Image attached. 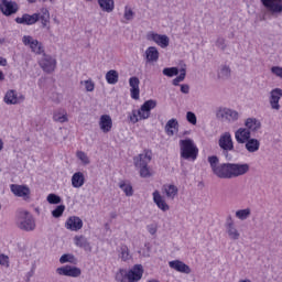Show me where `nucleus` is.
Returning a JSON list of instances; mask_svg holds the SVG:
<instances>
[{
  "label": "nucleus",
  "instance_id": "obj_1",
  "mask_svg": "<svg viewBox=\"0 0 282 282\" xmlns=\"http://www.w3.org/2000/svg\"><path fill=\"white\" fill-rule=\"evenodd\" d=\"M208 162L214 175L220 180H232L250 173V164L248 163L219 164V158H217V155L208 156Z\"/></svg>",
  "mask_w": 282,
  "mask_h": 282
},
{
  "label": "nucleus",
  "instance_id": "obj_2",
  "mask_svg": "<svg viewBox=\"0 0 282 282\" xmlns=\"http://www.w3.org/2000/svg\"><path fill=\"white\" fill-rule=\"evenodd\" d=\"M153 160V151L144 149L143 153L133 156V164L139 169L140 177H151V169L149 164Z\"/></svg>",
  "mask_w": 282,
  "mask_h": 282
},
{
  "label": "nucleus",
  "instance_id": "obj_3",
  "mask_svg": "<svg viewBox=\"0 0 282 282\" xmlns=\"http://www.w3.org/2000/svg\"><path fill=\"white\" fill-rule=\"evenodd\" d=\"M181 158L183 160H197L199 149L195 145L192 139H184L180 141Z\"/></svg>",
  "mask_w": 282,
  "mask_h": 282
},
{
  "label": "nucleus",
  "instance_id": "obj_4",
  "mask_svg": "<svg viewBox=\"0 0 282 282\" xmlns=\"http://www.w3.org/2000/svg\"><path fill=\"white\" fill-rule=\"evenodd\" d=\"M17 226L18 228H20V230H25L26 232H30L31 230H34V228H36V223L34 221V217H32V214H30V212H19Z\"/></svg>",
  "mask_w": 282,
  "mask_h": 282
},
{
  "label": "nucleus",
  "instance_id": "obj_5",
  "mask_svg": "<svg viewBox=\"0 0 282 282\" xmlns=\"http://www.w3.org/2000/svg\"><path fill=\"white\" fill-rule=\"evenodd\" d=\"M218 145L221 149L223 155L226 158V160H232L230 151H235V143L232 142V134H230V132H224L220 135Z\"/></svg>",
  "mask_w": 282,
  "mask_h": 282
},
{
  "label": "nucleus",
  "instance_id": "obj_6",
  "mask_svg": "<svg viewBox=\"0 0 282 282\" xmlns=\"http://www.w3.org/2000/svg\"><path fill=\"white\" fill-rule=\"evenodd\" d=\"M22 43H24V45H29L33 54H37L39 56H41V54H45V46H43V43L39 42V40H35L31 35H24Z\"/></svg>",
  "mask_w": 282,
  "mask_h": 282
},
{
  "label": "nucleus",
  "instance_id": "obj_7",
  "mask_svg": "<svg viewBox=\"0 0 282 282\" xmlns=\"http://www.w3.org/2000/svg\"><path fill=\"white\" fill-rule=\"evenodd\" d=\"M0 12L4 17H12L19 12V3L12 0H0Z\"/></svg>",
  "mask_w": 282,
  "mask_h": 282
},
{
  "label": "nucleus",
  "instance_id": "obj_8",
  "mask_svg": "<svg viewBox=\"0 0 282 282\" xmlns=\"http://www.w3.org/2000/svg\"><path fill=\"white\" fill-rule=\"evenodd\" d=\"M216 116L219 120L226 122H237V120H239V112L229 108H220Z\"/></svg>",
  "mask_w": 282,
  "mask_h": 282
},
{
  "label": "nucleus",
  "instance_id": "obj_9",
  "mask_svg": "<svg viewBox=\"0 0 282 282\" xmlns=\"http://www.w3.org/2000/svg\"><path fill=\"white\" fill-rule=\"evenodd\" d=\"M262 6L272 14L278 17L282 14V0H260Z\"/></svg>",
  "mask_w": 282,
  "mask_h": 282
},
{
  "label": "nucleus",
  "instance_id": "obj_10",
  "mask_svg": "<svg viewBox=\"0 0 282 282\" xmlns=\"http://www.w3.org/2000/svg\"><path fill=\"white\" fill-rule=\"evenodd\" d=\"M148 41H153L159 47H162V50H166L171 43V39H169V35H162L158 34L155 32H149L147 34Z\"/></svg>",
  "mask_w": 282,
  "mask_h": 282
},
{
  "label": "nucleus",
  "instance_id": "obj_11",
  "mask_svg": "<svg viewBox=\"0 0 282 282\" xmlns=\"http://www.w3.org/2000/svg\"><path fill=\"white\" fill-rule=\"evenodd\" d=\"M155 107H158L156 100H147L138 110V116L140 120H149V118H151V109H155Z\"/></svg>",
  "mask_w": 282,
  "mask_h": 282
},
{
  "label": "nucleus",
  "instance_id": "obj_12",
  "mask_svg": "<svg viewBox=\"0 0 282 282\" xmlns=\"http://www.w3.org/2000/svg\"><path fill=\"white\" fill-rule=\"evenodd\" d=\"M57 274L61 276H73L74 279L80 276L83 274V271L78 267H72L69 264L57 268L56 269Z\"/></svg>",
  "mask_w": 282,
  "mask_h": 282
},
{
  "label": "nucleus",
  "instance_id": "obj_13",
  "mask_svg": "<svg viewBox=\"0 0 282 282\" xmlns=\"http://www.w3.org/2000/svg\"><path fill=\"white\" fill-rule=\"evenodd\" d=\"M281 98H282L281 88H274L270 91L269 102H270L271 109H273L274 111H279L281 109V105L279 104Z\"/></svg>",
  "mask_w": 282,
  "mask_h": 282
},
{
  "label": "nucleus",
  "instance_id": "obj_14",
  "mask_svg": "<svg viewBox=\"0 0 282 282\" xmlns=\"http://www.w3.org/2000/svg\"><path fill=\"white\" fill-rule=\"evenodd\" d=\"M143 274H144V267H142V264H134L128 271V281L138 282L142 279Z\"/></svg>",
  "mask_w": 282,
  "mask_h": 282
},
{
  "label": "nucleus",
  "instance_id": "obj_15",
  "mask_svg": "<svg viewBox=\"0 0 282 282\" xmlns=\"http://www.w3.org/2000/svg\"><path fill=\"white\" fill-rule=\"evenodd\" d=\"M43 58L40 62V66L42 67L43 72H46V74H52V72H54V69H56V61L47 55V54H43Z\"/></svg>",
  "mask_w": 282,
  "mask_h": 282
},
{
  "label": "nucleus",
  "instance_id": "obj_16",
  "mask_svg": "<svg viewBox=\"0 0 282 282\" xmlns=\"http://www.w3.org/2000/svg\"><path fill=\"white\" fill-rule=\"evenodd\" d=\"M41 19V13H33L32 15L24 13L21 18H15V23L20 25H34Z\"/></svg>",
  "mask_w": 282,
  "mask_h": 282
},
{
  "label": "nucleus",
  "instance_id": "obj_17",
  "mask_svg": "<svg viewBox=\"0 0 282 282\" xmlns=\"http://www.w3.org/2000/svg\"><path fill=\"white\" fill-rule=\"evenodd\" d=\"M10 188L11 193H13L15 197H23V199H30V187H28V185L11 184Z\"/></svg>",
  "mask_w": 282,
  "mask_h": 282
},
{
  "label": "nucleus",
  "instance_id": "obj_18",
  "mask_svg": "<svg viewBox=\"0 0 282 282\" xmlns=\"http://www.w3.org/2000/svg\"><path fill=\"white\" fill-rule=\"evenodd\" d=\"M65 228L73 232H78L83 228V219L78 216H70L65 223Z\"/></svg>",
  "mask_w": 282,
  "mask_h": 282
},
{
  "label": "nucleus",
  "instance_id": "obj_19",
  "mask_svg": "<svg viewBox=\"0 0 282 282\" xmlns=\"http://www.w3.org/2000/svg\"><path fill=\"white\" fill-rule=\"evenodd\" d=\"M130 96L133 100H140V78L133 76L129 78Z\"/></svg>",
  "mask_w": 282,
  "mask_h": 282
},
{
  "label": "nucleus",
  "instance_id": "obj_20",
  "mask_svg": "<svg viewBox=\"0 0 282 282\" xmlns=\"http://www.w3.org/2000/svg\"><path fill=\"white\" fill-rule=\"evenodd\" d=\"M25 100V97L23 95L17 94V90H8L4 96V102L7 105H20V102H23Z\"/></svg>",
  "mask_w": 282,
  "mask_h": 282
},
{
  "label": "nucleus",
  "instance_id": "obj_21",
  "mask_svg": "<svg viewBox=\"0 0 282 282\" xmlns=\"http://www.w3.org/2000/svg\"><path fill=\"white\" fill-rule=\"evenodd\" d=\"M169 265L172 270H176V272H181L182 274H191L192 272L191 267L180 260L170 261Z\"/></svg>",
  "mask_w": 282,
  "mask_h": 282
},
{
  "label": "nucleus",
  "instance_id": "obj_22",
  "mask_svg": "<svg viewBox=\"0 0 282 282\" xmlns=\"http://www.w3.org/2000/svg\"><path fill=\"white\" fill-rule=\"evenodd\" d=\"M250 138H251V132L246 128H239L235 132V139L238 142V144H246Z\"/></svg>",
  "mask_w": 282,
  "mask_h": 282
},
{
  "label": "nucleus",
  "instance_id": "obj_23",
  "mask_svg": "<svg viewBox=\"0 0 282 282\" xmlns=\"http://www.w3.org/2000/svg\"><path fill=\"white\" fill-rule=\"evenodd\" d=\"M99 127L102 133H109L113 127V120H111V116L102 115L99 119Z\"/></svg>",
  "mask_w": 282,
  "mask_h": 282
},
{
  "label": "nucleus",
  "instance_id": "obj_24",
  "mask_svg": "<svg viewBox=\"0 0 282 282\" xmlns=\"http://www.w3.org/2000/svg\"><path fill=\"white\" fill-rule=\"evenodd\" d=\"M152 195H153V202L154 204H156L160 210H163V213H166V210L171 209V207L169 206V204H166V200L164 199V197H162V194H160V192L154 191Z\"/></svg>",
  "mask_w": 282,
  "mask_h": 282
},
{
  "label": "nucleus",
  "instance_id": "obj_25",
  "mask_svg": "<svg viewBox=\"0 0 282 282\" xmlns=\"http://www.w3.org/2000/svg\"><path fill=\"white\" fill-rule=\"evenodd\" d=\"M144 55L147 63H158L160 61V51L155 46H149Z\"/></svg>",
  "mask_w": 282,
  "mask_h": 282
},
{
  "label": "nucleus",
  "instance_id": "obj_26",
  "mask_svg": "<svg viewBox=\"0 0 282 282\" xmlns=\"http://www.w3.org/2000/svg\"><path fill=\"white\" fill-rule=\"evenodd\" d=\"M245 126L247 127L246 130L250 131V133H257V131L261 129V121L256 118H248L245 122Z\"/></svg>",
  "mask_w": 282,
  "mask_h": 282
},
{
  "label": "nucleus",
  "instance_id": "obj_27",
  "mask_svg": "<svg viewBox=\"0 0 282 282\" xmlns=\"http://www.w3.org/2000/svg\"><path fill=\"white\" fill-rule=\"evenodd\" d=\"M261 147V142L258 139L249 138L245 143V149L248 153H257Z\"/></svg>",
  "mask_w": 282,
  "mask_h": 282
},
{
  "label": "nucleus",
  "instance_id": "obj_28",
  "mask_svg": "<svg viewBox=\"0 0 282 282\" xmlns=\"http://www.w3.org/2000/svg\"><path fill=\"white\" fill-rule=\"evenodd\" d=\"M175 131H180V122L177 119H170L165 124V132L167 135H175Z\"/></svg>",
  "mask_w": 282,
  "mask_h": 282
},
{
  "label": "nucleus",
  "instance_id": "obj_29",
  "mask_svg": "<svg viewBox=\"0 0 282 282\" xmlns=\"http://www.w3.org/2000/svg\"><path fill=\"white\" fill-rule=\"evenodd\" d=\"M74 241L77 248H83L84 250L91 252V245H89V241L85 236H75Z\"/></svg>",
  "mask_w": 282,
  "mask_h": 282
},
{
  "label": "nucleus",
  "instance_id": "obj_30",
  "mask_svg": "<svg viewBox=\"0 0 282 282\" xmlns=\"http://www.w3.org/2000/svg\"><path fill=\"white\" fill-rule=\"evenodd\" d=\"M225 228H226V234L228 235V238L231 241H239V239L241 238V232H239V229H237L236 225H231Z\"/></svg>",
  "mask_w": 282,
  "mask_h": 282
},
{
  "label": "nucleus",
  "instance_id": "obj_31",
  "mask_svg": "<svg viewBox=\"0 0 282 282\" xmlns=\"http://www.w3.org/2000/svg\"><path fill=\"white\" fill-rule=\"evenodd\" d=\"M85 184V174L77 172L72 176V185L74 188H80Z\"/></svg>",
  "mask_w": 282,
  "mask_h": 282
},
{
  "label": "nucleus",
  "instance_id": "obj_32",
  "mask_svg": "<svg viewBox=\"0 0 282 282\" xmlns=\"http://www.w3.org/2000/svg\"><path fill=\"white\" fill-rule=\"evenodd\" d=\"M120 78V75L118 74V70L110 69L106 73V80L108 85H116Z\"/></svg>",
  "mask_w": 282,
  "mask_h": 282
},
{
  "label": "nucleus",
  "instance_id": "obj_33",
  "mask_svg": "<svg viewBox=\"0 0 282 282\" xmlns=\"http://www.w3.org/2000/svg\"><path fill=\"white\" fill-rule=\"evenodd\" d=\"M98 4L102 12H113L116 8L113 0H98Z\"/></svg>",
  "mask_w": 282,
  "mask_h": 282
},
{
  "label": "nucleus",
  "instance_id": "obj_34",
  "mask_svg": "<svg viewBox=\"0 0 282 282\" xmlns=\"http://www.w3.org/2000/svg\"><path fill=\"white\" fill-rule=\"evenodd\" d=\"M164 192L167 199H175V197H177V193H180V189L175 185H165Z\"/></svg>",
  "mask_w": 282,
  "mask_h": 282
},
{
  "label": "nucleus",
  "instance_id": "obj_35",
  "mask_svg": "<svg viewBox=\"0 0 282 282\" xmlns=\"http://www.w3.org/2000/svg\"><path fill=\"white\" fill-rule=\"evenodd\" d=\"M230 66L223 65L218 70V78H220L221 80H228V78H230Z\"/></svg>",
  "mask_w": 282,
  "mask_h": 282
},
{
  "label": "nucleus",
  "instance_id": "obj_36",
  "mask_svg": "<svg viewBox=\"0 0 282 282\" xmlns=\"http://www.w3.org/2000/svg\"><path fill=\"white\" fill-rule=\"evenodd\" d=\"M250 215H252V210L250 208L239 209L236 212V217L237 219H240V221H246Z\"/></svg>",
  "mask_w": 282,
  "mask_h": 282
},
{
  "label": "nucleus",
  "instance_id": "obj_37",
  "mask_svg": "<svg viewBox=\"0 0 282 282\" xmlns=\"http://www.w3.org/2000/svg\"><path fill=\"white\" fill-rule=\"evenodd\" d=\"M118 282H129V271L126 269H119L115 276Z\"/></svg>",
  "mask_w": 282,
  "mask_h": 282
},
{
  "label": "nucleus",
  "instance_id": "obj_38",
  "mask_svg": "<svg viewBox=\"0 0 282 282\" xmlns=\"http://www.w3.org/2000/svg\"><path fill=\"white\" fill-rule=\"evenodd\" d=\"M40 21L42 23V28H47L50 23V11L47 9H42V14H40Z\"/></svg>",
  "mask_w": 282,
  "mask_h": 282
},
{
  "label": "nucleus",
  "instance_id": "obj_39",
  "mask_svg": "<svg viewBox=\"0 0 282 282\" xmlns=\"http://www.w3.org/2000/svg\"><path fill=\"white\" fill-rule=\"evenodd\" d=\"M53 120L54 122H67V113L61 112V110H57L53 113Z\"/></svg>",
  "mask_w": 282,
  "mask_h": 282
},
{
  "label": "nucleus",
  "instance_id": "obj_40",
  "mask_svg": "<svg viewBox=\"0 0 282 282\" xmlns=\"http://www.w3.org/2000/svg\"><path fill=\"white\" fill-rule=\"evenodd\" d=\"M119 187L121 188V191H123L127 197L133 196V186H131V184H126L124 182H121L119 184Z\"/></svg>",
  "mask_w": 282,
  "mask_h": 282
},
{
  "label": "nucleus",
  "instance_id": "obj_41",
  "mask_svg": "<svg viewBox=\"0 0 282 282\" xmlns=\"http://www.w3.org/2000/svg\"><path fill=\"white\" fill-rule=\"evenodd\" d=\"M120 259L123 261H129L131 259L129 247H127L126 245H122L120 247Z\"/></svg>",
  "mask_w": 282,
  "mask_h": 282
},
{
  "label": "nucleus",
  "instance_id": "obj_42",
  "mask_svg": "<svg viewBox=\"0 0 282 282\" xmlns=\"http://www.w3.org/2000/svg\"><path fill=\"white\" fill-rule=\"evenodd\" d=\"M180 72V76L175 77L172 82L175 87H177V85H180V83H183L184 78H186V65H184V67L181 68Z\"/></svg>",
  "mask_w": 282,
  "mask_h": 282
},
{
  "label": "nucleus",
  "instance_id": "obj_43",
  "mask_svg": "<svg viewBox=\"0 0 282 282\" xmlns=\"http://www.w3.org/2000/svg\"><path fill=\"white\" fill-rule=\"evenodd\" d=\"M59 263H76V257L72 253H65L59 258Z\"/></svg>",
  "mask_w": 282,
  "mask_h": 282
},
{
  "label": "nucleus",
  "instance_id": "obj_44",
  "mask_svg": "<svg viewBox=\"0 0 282 282\" xmlns=\"http://www.w3.org/2000/svg\"><path fill=\"white\" fill-rule=\"evenodd\" d=\"M164 76H169V78H173V76H177L180 74V69L177 67H170L163 69Z\"/></svg>",
  "mask_w": 282,
  "mask_h": 282
},
{
  "label": "nucleus",
  "instance_id": "obj_45",
  "mask_svg": "<svg viewBox=\"0 0 282 282\" xmlns=\"http://www.w3.org/2000/svg\"><path fill=\"white\" fill-rule=\"evenodd\" d=\"M133 17H135V12H133V9L124 7L123 18L126 19V21H133Z\"/></svg>",
  "mask_w": 282,
  "mask_h": 282
},
{
  "label": "nucleus",
  "instance_id": "obj_46",
  "mask_svg": "<svg viewBox=\"0 0 282 282\" xmlns=\"http://www.w3.org/2000/svg\"><path fill=\"white\" fill-rule=\"evenodd\" d=\"M65 213V205H58L53 212L52 215L55 219H58V217H63V214Z\"/></svg>",
  "mask_w": 282,
  "mask_h": 282
},
{
  "label": "nucleus",
  "instance_id": "obj_47",
  "mask_svg": "<svg viewBox=\"0 0 282 282\" xmlns=\"http://www.w3.org/2000/svg\"><path fill=\"white\" fill-rule=\"evenodd\" d=\"M46 202H48V204H61L63 199L56 194H48L46 197Z\"/></svg>",
  "mask_w": 282,
  "mask_h": 282
},
{
  "label": "nucleus",
  "instance_id": "obj_48",
  "mask_svg": "<svg viewBox=\"0 0 282 282\" xmlns=\"http://www.w3.org/2000/svg\"><path fill=\"white\" fill-rule=\"evenodd\" d=\"M76 155H77L78 160H80V162H83V164L87 165L90 163L89 156H87V153H85L83 151H77Z\"/></svg>",
  "mask_w": 282,
  "mask_h": 282
},
{
  "label": "nucleus",
  "instance_id": "obj_49",
  "mask_svg": "<svg viewBox=\"0 0 282 282\" xmlns=\"http://www.w3.org/2000/svg\"><path fill=\"white\" fill-rule=\"evenodd\" d=\"M80 85H85L86 91H94V89H96V85L94 82H91V79L80 82Z\"/></svg>",
  "mask_w": 282,
  "mask_h": 282
},
{
  "label": "nucleus",
  "instance_id": "obj_50",
  "mask_svg": "<svg viewBox=\"0 0 282 282\" xmlns=\"http://www.w3.org/2000/svg\"><path fill=\"white\" fill-rule=\"evenodd\" d=\"M0 265H4V268H10V258L3 253H0Z\"/></svg>",
  "mask_w": 282,
  "mask_h": 282
},
{
  "label": "nucleus",
  "instance_id": "obj_51",
  "mask_svg": "<svg viewBox=\"0 0 282 282\" xmlns=\"http://www.w3.org/2000/svg\"><path fill=\"white\" fill-rule=\"evenodd\" d=\"M186 120L189 124H197V116H195L194 112L188 111L186 113Z\"/></svg>",
  "mask_w": 282,
  "mask_h": 282
},
{
  "label": "nucleus",
  "instance_id": "obj_52",
  "mask_svg": "<svg viewBox=\"0 0 282 282\" xmlns=\"http://www.w3.org/2000/svg\"><path fill=\"white\" fill-rule=\"evenodd\" d=\"M138 116H139V118H138ZM130 120L133 124H135L137 122H140V120H143V119H140V115H138L137 110H132V115L130 116Z\"/></svg>",
  "mask_w": 282,
  "mask_h": 282
},
{
  "label": "nucleus",
  "instance_id": "obj_53",
  "mask_svg": "<svg viewBox=\"0 0 282 282\" xmlns=\"http://www.w3.org/2000/svg\"><path fill=\"white\" fill-rule=\"evenodd\" d=\"M272 74H274L275 76H278L279 78H282V67L280 66H273L271 68Z\"/></svg>",
  "mask_w": 282,
  "mask_h": 282
},
{
  "label": "nucleus",
  "instance_id": "obj_54",
  "mask_svg": "<svg viewBox=\"0 0 282 282\" xmlns=\"http://www.w3.org/2000/svg\"><path fill=\"white\" fill-rule=\"evenodd\" d=\"M217 47L220 50H226V40L224 37H219L216 42Z\"/></svg>",
  "mask_w": 282,
  "mask_h": 282
},
{
  "label": "nucleus",
  "instance_id": "obj_55",
  "mask_svg": "<svg viewBox=\"0 0 282 282\" xmlns=\"http://www.w3.org/2000/svg\"><path fill=\"white\" fill-rule=\"evenodd\" d=\"M147 229H148V232H150V235H156V232H158V225H148Z\"/></svg>",
  "mask_w": 282,
  "mask_h": 282
},
{
  "label": "nucleus",
  "instance_id": "obj_56",
  "mask_svg": "<svg viewBox=\"0 0 282 282\" xmlns=\"http://www.w3.org/2000/svg\"><path fill=\"white\" fill-rule=\"evenodd\" d=\"M229 226H235V220L232 219V216H228L225 223V228L229 227Z\"/></svg>",
  "mask_w": 282,
  "mask_h": 282
},
{
  "label": "nucleus",
  "instance_id": "obj_57",
  "mask_svg": "<svg viewBox=\"0 0 282 282\" xmlns=\"http://www.w3.org/2000/svg\"><path fill=\"white\" fill-rule=\"evenodd\" d=\"M182 94H188L191 91V87L188 85H181Z\"/></svg>",
  "mask_w": 282,
  "mask_h": 282
},
{
  "label": "nucleus",
  "instance_id": "obj_58",
  "mask_svg": "<svg viewBox=\"0 0 282 282\" xmlns=\"http://www.w3.org/2000/svg\"><path fill=\"white\" fill-rule=\"evenodd\" d=\"M0 65H1L2 67L8 66V59H6L4 57L0 56Z\"/></svg>",
  "mask_w": 282,
  "mask_h": 282
},
{
  "label": "nucleus",
  "instance_id": "obj_59",
  "mask_svg": "<svg viewBox=\"0 0 282 282\" xmlns=\"http://www.w3.org/2000/svg\"><path fill=\"white\" fill-rule=\"evenodd\" d=\"M6 80V75H3V72L0 70V82Z\"/></svg>",
  "mask_w": 282,
  "mask_h": 282
},
{
  "label": "nucleus",
  "instance_id": "obj_60",
  "mask_svg": "<svg viewBox=\"0 0 282 282\" xmlns=\"http://www.w3.org/2000/svg\"><path fill=\"white\" fill-rule=\"evenodd\" d=\"M0 151H3V139L0 138Z\"/></svg>",
  "mask_w": 282,
  "mask_h": 282
},
{
  "label": "nucleus",
  "instance_id": "obj_61",
  "mask_svg": "<svg viewBox=\"0 0 282 282\" xmlns=\"http://www.w3.org/2000/svg\"><path fill=\"white\" fill-rule=\"evenodd\" d=\"M29 3H36V0H28Z\"/></svg>",
  "mask_w": 282,
  "mask_h": 282
},
{
  "label": "nucleus",
  "instance_id": "obj_62",
  "mask_svg": "<svg viewBox=\"0 0 282 282\" xmlns=\"http://www.w3.org/2000/svg\"><path fill=\"white\" fill-rule=\"evenodd\" d=\"M148 282H160V281H158V280H150V281H148Z\"/></svg>",
  "mask_w": 282,
  "mask_h": 282
},
{
  "label": "nucleus",
  "instance_id": "obj_63",
  "mask_svg": "<svg viewBox=\"0 0 282 282\" xmlns=\"http://www.w3.org/2000/svg\"><path fill=\"white\" fill-rule=\"evenodd\" d=\"M42 1H47V0H42ZM48 1H54V0H48Z\"/></svg>",
  "mask_w": 282,
  "mask_h": 282
},
{
  "label": "nucleus",
  "instance_id": "obj_64",
  "mask_svg": "<svg viewBox=\"0 0 282 282\" xmlns=\"http://www.w3.org/2000/svg\"><path fill=\"white\" fill-rule=\"evenodd\" d=\"M86 1H94V0H86Z\"/></svg>",
  "mask_w": 282,
  "mask_h": 282
}]
</instances>
